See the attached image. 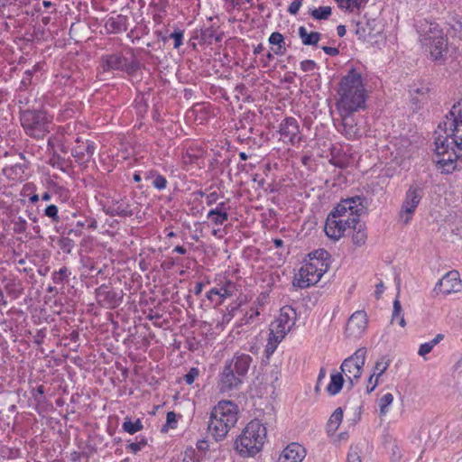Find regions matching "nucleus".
<instances>
[{
  "label": "nucleus",
  "instance_id": "obj_9",
  "mask_svg": "<svg viewBox=\"0 0 462 462\" xmlns=\"http://www.w3.org/2000/svg\"><path fill=\"white\" fill-rule=\"evenodd\" d=\"M366 354V348L360 347L341 364L340 369L351 385L356 383L362 375Z\"/></svg>",
  "mask_w": 462,
  "mask_h": 462
},
{
  "label": "nucleus",
  "instance_id": "obj_24",
  "mask_svg": "<svg viewBox=\"0 0 462 462\" xmlns=\"http://www.w3.org/2000/svg\"><path fill=\"white\" fill-rule=\"evenodd\" d=\"M129 19L126 15L116 14L108 17L105 22V30L108 34H119L128 29Z\"/></svg>",
  "mask_w": 462,
  "mask_h": 462
},
{
  "label": "nucleus",
  "instance_id": "obj_62",
  "mask_svg": "<svg viewBox=\"0 0 462 462\" xmlns=\"http://www.w3.org/2000/svg\"><path fill=\"white\" fill-rule=\"evenodd\" d=\"M43 337H44V333L42 330H40V331H38L37 335L34 337V342L37 345H41L42 343Z\"/></svg>",
  "mask_w": 462,
  "mask_h": 462
},
{
  "label": "nucleus",
  "instance_id": "obj_29",
  "mask_svg": "<svg viewBox=\"0 0 462 462\" xmlns=\"http://www.w3.org/2000/svg\"><path fill=\"white\" fill-rule=\"evenodd\" d=\"M26 166L23 163L7 166L4 168V175L14 181H23L25 177Z\"/></svg>",
  "mask_w": 462,
  "mask_h": 462
},
{
  "label": "nucleus",
  "instance_id": "obj_20",
  "mask_svg": "<svg viewBox=\"0 0 462 462\" xmlns=\"http://www.w3.org/2000/svg\"><path fill=\"white\" fill-rule=\"evenodd\" d=\"M253 358L250 355L245 353H236L230 360L226 362V365H230V368L236 371L237 375L245 378Z\"/></svg>",
  "mask_w": 462,
  "mask_h": 462
},
{
  "label": "nucleus",
  "instance_id": "obj_28",
  "mask_svg": "<svg viewBox=\"0 0 462 462\" xmlns=\"http://www.w3.org/2000/svg\"><path fill=\"white\" fill-rule=\"evenodd\" d=\"M207 218L217 226H222L228 220V212L225 202H220L217 206L209 210Z\"/></svg>",
  "mask_w": 462,
  "mask_h": 462
},
{
  "label": "nucleus",
  "instance_id": "obj_13",
  "mask_svg": "<svg viewBox=\"0 0 462 462\" xmlns=\"http://www.w3.org/2000/svg\"><path fill=\"white\" fill-rule=\"evenodd\" d=\"M367 315L365 311L357 310L347 320L345 328L346 337L356 340L360 338L367 328Z\"/></svg>",
  "mask_w": 462,
  "mask_h": 462
},
{
  "label": "nucleus",
  "instance_id": "obj_38",
  "mask_svg": "<svg viewBox=\"0 0 462 462\" xmlns=\"http://www.w3.org/2000/svg\"><path fill=\"white\" fill-rule=\"evenodd\" d=\"M444 338L443 334H437L435 337L430 340V342L423 343L420 346L418 354L420 356H424L430 353L433 349V347L438 345L442 339Z\"/></svg>",
  "mask_w": 462,
  "mask_h": 462
},
{
  "label": "nucleus",
  "instance_id": "obj_61",
  "mask_svg": "<svg viewBox=\"0 0 462 462\" xmlns=\"http://www.w3.org/2000/svg\"><path fill=\"white\" fill-rule=\"evenodd\" d=\"M233 317H234V314L232 313V311L224 313L222 315L221 324H228L231 321V319H233Z\"/></svg>",
  "mask_w": 462,
  "mask_h": 462
},
{
  "label": "nucleus",
  "instance_id": "obj_44",
  "mask_svg": "<svg viewBox=\"0 0 462 462\" xmlns=\"http://www.w3.org/2000/svg\"><path fill=\"white\" fill-rule=\"evenodd\" d=\"M44 216L50 217L53 223H59L60 220L58 207L53 204L46 207Z\"/></svg>",
  "mask_w": 462,
  "mask_h": 462
},
{
  "label": "nucleus",
  "instance_id": "obj_22",
  "mask_svg": "<svg viewBox=\"0 0 462 462\" xmlns=\"http://www.w3.org/2000/svg\"><path fill=\"white\" fill-rule=\"evenodd\" d=\"M104 211L111 217H131L134 212L129 202L126 199H113L108 205L104 207Z\"/></svg>",
  "mask_w": 462,
  "mask_h": 462
},
{
  "label": "nucleus",
  "instance_id": "obj_26",
  "mask_svg": "<svg viewBox=\"0 0 462 462\" xmlns=\"http://www.w3.org/2000/svg\"><path fill=\"white\" fill-rule=\"evenodd\" d=\"M236 287L232 281H225L220 288H212L207 292L206 297L211 298L212 295H217V306H220L227 298L235 294Z\"/></svg>",
  "mask_w": 462,
  "mask_h": 462
},
{
  "label": "nucleus",
  "instance_id": "obj_14",
  "mask_svg": "<svg viewBox=\"0 0 462 462\" xmlns=\"http://www.w3.org/2000/svg\"><path fill=\"white\" fill-rule=\"evenodd\" d=\"M95 293L98 305L103 308L116 309L123 300L121 293L116 292L114 289L105 284L97 288Z\"/></svg>",
  "mask_w": 462,
  "mask_h": 462
},
{
  "label": "nucleus",
  "instance_id": "obj_35",
  "mask_svg": "<svg viewBox=\"0 0 462 462\" xmlns=\"http://www.w3.org/2000/svg\"><path fill=\"white\" fill-rule=\"evenodd\" d=\"M335 1L337 3L339 8L345 9L351 13L356 10L359 11L368 2V0H335Z\"/></svg>",
  "mask_w": 462,
  "mask_h": 462
},
{
  "label": "nucleus",
  "instance_id": "obj_4",
  "mask_svg": "<svg viewBox=\"0 0 462 462\" xmlns=\"http://www.w3.org/2000/svg\"><path fill=\"white\" fill-rule=\"evenodd\" d=\"M309 257L294 277L293 285L300 289L316 284L329 268V254L326 250H317Z\"/></svg>",
  "mask_w": 462,
  "mask_h": 462
},
{
  "label": "nucleus",
  "instance_id": "obj_52",
  "mask_svg": "<svg viewBox=\"0 0 462 462\" xmlns=\"http://www.w3.org/2000/svg\"><path fill=\"white\" fill-rule=\"evenodd\" d=\"M199 371L197 367H192L190 370L184 375V381L187 384H192L195 379L199 376Z\"/></svg>",
  "mask_w": 462,
  "mask_h": 462
},
{
  "label": "nucleus",
  "instance_id": "obj_47",
  "mask_svg": "<svg viewBox=\"0 0 462 462\" xmlns=\"http://www.w3.org/2000/svg\"><path fill=\"white\" fill-rule=\"evenodd\" d=\"M177 427L176 413L174 411H169L166 415V423L163 425L162 431H168L169 429H175Z\"/></svg>",
  "mask_w": 462,
  "mask_h": 462
},
{
  "label": "nucleus",
  "instance_id": "obj_12",
  "mask_svg": "<svg viewBox=\"0 0 462 462\" xmlns=\"http://www.w3.org/2000/svg\"><path fill=\"white\" fill-rule=\"evenodd\" d=\"M421 199V189L419 186L413 185L411 186L405 194V199L403 200L401 211L400 217L403 221L404 224H408L411 219L418 205L420 204Z\"/></svg>",
  "mask_w": 462,
  "mask_h": 462
},
{
  "label": "nucleus",
  "instance_id": "obj_2",
  "mask_svg": "<svg viewBox=\"0 0 462 462\" xmlns=\"http://www.w3.org/2000/svg\"><path fill=\"white\" fill-rule=\"evenodd\" d=\"M336 107L338 113L356 112L365 107L367 97L362 73L350 69L339 82Z\"/></svg>",
  "mask_w": 462,
  "mask_h": 462
},
{
  "label": "nucleus",
  "instance_id": "obj_42",
  "mask_svg": "<svg viewBox=\"0 0 462 462\" xmlns=\"http://www.w3.org/2000/svg\"><path fill=\"white\" fill-rule=\"evenodd\" d=\"M69 274V270L67 267L63 266L59 271L52 273L51 279L54 283L60 284L62 283L65 280H67Z\"/></svg>",
  "mask_w": 462,
  "mask_h": 462
},
{
  "label": "nucleus",
  "instance_id": "obj_59",
  "mask_svg": "<svg viewBox=\"0 0 462 462\" xmlns=\"http://www.w3.org/2000/svg\"><path fill=\"white\" fill-rule=\"evenodd\" d=\"M401 311H402L401 302H400V300L398 299H396L393 301V318H392V319L393 320L396 317H399L400 314H401Z\"/></svg>",
  "mask_w": 462,
  "mask_h": 462
},
{
  "label": "nucleus",
  "instance_id": "obj_41",
  "mask_svg": "<svg viewBox=\"0 0 462 462\" xmlns=\"http://www.w3.org/2000/svg\"><path fill=\"white\" fill-rule=\"evenodd\" d=\"M393 402V395L390 393L383 394L379 400L380 416H385L388 412V407Z\"/></svg>",
  "mask_w": 462,
  "mask_h": 462
},
{
  "label": "nucleus",
  "instance_id": "obj_32",
  "mask_svg": "<svg viewBox=\"0 0 462 462\" xmlns=\"http://www.w3.org/2000/svg\"><path fill=\"white\" fill-rule=\"evenodd\" d=\"M343 420V410L341 407L337 408L329 417L327 423V432L333 435L340 426Z\"/></svg>",
  "mask_w": 462,
  "mask_h": 462
},
{
  "label": "nucleus",
  "instance_id": "obj_27",
  "mask_svg": "<svg viewBox=\"0 0 462 462\" xmlns=\"http://www.w3.org/2000/svg\"><path fill=\"white\" fill-rule=\"evenodd\" d=\"M96 150L94 143L88 141L86 144H80L74 147L71 151L73 157L77 162L83 163L88 162Z\"/></svg>",
  "mask_w": 462,
  "mask_h": 462
},
{
  "label": "nucleus",
  "instance_id": "obj_50",
  "mask_svg": "<svg viewBox=\"0 0 462 462\" xmlns=\"http://www.w3.org/2000/svg\"><path fill=\"white\" fill-rule=\"evenodd\" d=\"M183 31L180 29H176L173 32L170 34V38L174 41V48L179 49L183 43Z\"/></svg>",
  "mask_w": 462,
  "mask_h": 462
},
{
  "label": "nucleus",
  "instance_id": "obj_31",
  "mask_svg": "<svg viewBox=\"0 0 462 462\" xmlns=\"http://www.w3.org/2000/svg\"><path fill=\"white\" fill-rule=\"evenodd\" d=\"M273 48V53L279 56H282L286 52V44L283 35L279 32H273L268 39Z\"/></svg>",
  "mask_w": 462,
  "mask_h": 462
},
{
  "label": "nucleus",
  "instance_id": "obj_56",
  "mask_svg": "<svg viewBox=\"0 0 462 462\" xmlns=\"http://www.w3.org/2000/svg\"><path fill=\"white\" fill-rule=\"evenodd\" d=\"M377 385H378V378L374 376L373 374H371L368 379L366 392L368 393H372L376 388Z\"/></svg>",
  "mask_w": 462,
  "mask_h": 462
},
{
  "label": "nucleus",
  "instance_id": "obj_7",
  "mask_svg": "<svg viewBox=\"0 0 462 462\" xmlns=\"http://www.w3.org/2000/svg\"><path fill=\"white\" fill-rule=\"evenodd\" d=\"M366 200L364 197L355 196L341 199L339 203L333 208L331 213L341 217L346 223L347 226L356 227L359 224V217L365 212Z\"/></svg>",
  "mask_w": 462,
  "mask_h": 462
},
{
  "label": "nucleus",
  "instance_id": "obj_34",
  "mask_svg": "<svg viewBox=\"0 0 462 462\" xmlns=\"http://www.w3.org/2000/svg\"><path fill=\"white\" fill-rule=\"evenodd\" d=\"M344 378L342 374L336 373L331 374L330 383L327 386V391L330 395L337 394L343 386Z\"/></svg>",
  "mask_w": 462,
  "mask_h": 462
},
{
  "label": "nucleus",
  "instance_id": "obj_11",
  "mask_svg": "<svg viewBox=\"0 0 462 462\" xmlns=\"http://www.w3.org/2000/svg\"><path fill=\"white\" fill-rule=\"evenodd\" d=\"M278 132L280 134V140L285 143L296 145L302 140L299 122L292 116L285 117L280 123Z\"/></svg>",
  "mask_w": 462,
  "mask_h": 462
},
{
  "label": "nucleus",
  "instance_id": "obj_60",
  "mask_svg": "<svg viewBox=\"0 0 462 462\" xmlns=\"http://www.w3.org/2000/svg\"><path fill=\"white\" fill-rule=\"evenodd\" d=\"M322 50L326 54L330 56H336L339 53L338 49L335 47L323 46Z\"/></svg>",
  "mask_w": 462,
  "mask_h": 462
},
{
  "label": "nucleus",
  "instance_id": "obj_39",
  "mask_svg": "<svg viewBox=\"0 0 462 462\" xmlns=\"http://www.w3.org/2000/svg\"><path fill=\"white\" fill-rule=\"evenodd\" d=\"M122 428L125 432L129 434H134L142 430L143 425L140 419H137L135 421H132L130 418L126 417L122 425Z\"/></svg>",
  "mask_w": 462,
  "mask_h": 462
},
{
  "label": "nucleus",
  "instance_id": "obj_5",
  "mask_svg": "<svg viewBox=\"0 0 462 462\" xmlns=\"http://www.w3.org/2000/svg\"><path fill=\"white\" fill-rule=\"evenodd\" d=\"M266 435L265 426L260 420H253L235 440V449L243 457H254L262 450Z\"/></svg>",
  "mask_w": 462,
  "mask_h": 462
},
{
  "label": "nucleus",
  "instance_id": "obj_3",
  "mask_svg": "<svg viewBox=\"0 0 462 462\" xmlns=\"http://www.w3.org/2000/svg\"><path fill=\"white\" fill-rule=\"evenodd\" d=\"M238 406L231 401H220L211 410L208 430L216 441L225 439L238 420Z\"/></svg>",
  "mask_w": 462,
  "mask_h": 462
},
{
  "label": "nucleus",
  "instance_id": "obj_58",
  "mask_svg": "<svg viewBox=\"0 0 462 462\" xmlns=\"http://www.w3.org/2000/svg\"><path fill=\"white\" fill-rule=\"evenodd\" d=\"M218 198H219V196L216 191H213V192L208 194L206 196L207 205L211 206V205L215 204L217 201Z\"/></svg>",
  "mask_w": 462,
  "mask_h": 462
},
{
  "label": "nucleus",
  "instance_id": "obj_57",
  "mask_svg": "<svg viewBox=\"0 0 462 462\" xmlns=\"http://www.w3.org/2000/svg\"><path fill=\"white\" fill-rule=\"evenodd\" d=\"M301 6V0H293L288 7L291 14H296Z\"/></svg>",
  "mask_w": 462,
  "mask_h": 462
},
{
  "label": "nucleus",
  "instance_id": "obj_48",
  "mask_svg": "<svg viewBox=\"0 0 462 462\" xmlns=\"http://www.w3.org/2000/svg\"><path fill=\"white\" fill-rule=\"evenodd\" d=\"M282 339H278L275 335L269 334L268 342L266 344L265 352L267 355H272L275 349L277 348V346L280 342H282Z\"/></svg>",
  "mask_w": 462,
  "mask_h": 462
},
{
  "label": "nucleus",
  "instance_id": "obj_15",
  "mask_svg": "<svg viewBox=\"0 0 462 462\" xmlns=\"http://www.w3.org/2000/svg\"><path fill=\"white\" fill-rule=\"evenodd\" d=\"M416 27L421 45L430 44V41L432 39L439 40L440 38L442 40V35L444 34L443 30L435 22L420 20Z\"/></svg>",
  "mask_w": 462,
  "mask_h": 462
},
{
  "label": "nucleus",
  "instance_id": "obj_49",
  "mask_svg": "<svg viewBox=\"0 0 462 462\" xmlns=\"http://www.w3.org/2000/svg\"><path fill=\"white\" fill-rule=\"evenodd\" d=\"M346 462H362L360 449L357 446H351L347 454Z\"/></svg>",
  "mask_w": 462,
  "mask_h": 462
},
{
  "label": "nucleus",
  "instance_id": "obj_16",
  "mask_svg": "<svg viewBox=\"0 0 462 462\" xmlns=\"http://www.w3.org/2000/svg\"><path fill=\"white\" fill-rule=\"evenodd\" d=\"M462 290V281L457 271H450L446 273L436 284L435 291L448 295Z\"/></svg>",
  "mask_w": 462,
  "mask_h": 462
},
{
  "label": "nucleus",
  "instance_id": "obj_25",
  "mask_svg": "<svg viewBox=\"0 0 462 462\" xmlns=\"http://www.w3.org/2000/svg\"><path fill=\"white\" fill-rule=\"evenodd\" d=\"M430 44H424L422 47L430 53L433 60H439L444 57L448 51V39L445 34L442 35V41L439 39H432L430 41Z\"/></svg>",
  "mask_w": 462,
  "mask_h": 462
},
{
  "label": "nucleus",
  "instance_id": "obj_6",
  "mask_svg": "<svg viewBox=\"0 0 462 462\" xmlns=\"http://www.w3.org/2000/svg\"><path fill=\"white\" fill-rule=\"evenodd\" d=\"M52 116L42 110H26L21 116V124L25 133L35 139H42L50 133Z\"/></svg>",
  "mask_w": 462,
  "mask_h": 462
},
{
  "label": "nucleus",
  "instance_id": "obj_8",
  "mask_svg": "<svg viewBox=\"0 0 462 462\" xmlns=\"http://www.w3.org/2000/svg\"><path fill=\"white\" fill-rule=\"evenodd\" d=\"M100 65L104 71L119 70L128 75L140 69V62L135 58L129 60L121 51L102 55Z\"/></svg>",
  "mask_w": 462,
  "mask_h": 462
},
{
  "label": "nucleus",
  "instance_id": "obj_30",
  "mask_svg": "<svg viewBox=\"0 0 462 462\" xmlns=\"http://www.w3.org/2000/svg\"><path fill=\"white\" fill-rule=\"evenodd\" d=\"M143 178L145 180H151L152 187L158 190L166 189L168 184L166 178L155 170L144 171Z\"/></svg>",
  "mask_w": 462,
  "mask_h": 462
},
{
  "label": "nucleus",
  "instance_id": "obj_21",
  "mask_svg": "<svg viewBox=\"0 0 462 462\" xmlns=\"http://www.w3.org/2000/svg\"><path fill=\"white\" fill-rule=\"evenodd\" d=\"M305 456V448L299 443L292 442L282 451L278 462H301Z\"/></svg>",
  "mask_w": 462,
  "mask_h": 462
},
{
  "label": "nucleus",
  "instance_id": "obj_37",
  "mask_svg": "<svg viewBox=\"0 0 462 462\" xmlns=\"http://www.w3.org/2000/svg\"><path fill=\"white\" fill-rule=\"evenodd\" d=\"M37 188L34 183L27 182L23 186L21 195L23 197H29L31 203L35 204L39 201V195L36 193Z\"/></svg>",
  "mask_w": 462,
  "mask_h": 462
},
{
  "label": "nucleus",
  "instance_id": "obj_10",
  "mask_svg": "<svg viewBox=\"0 0 462 462\" xmlns=\"http://www.w3.org/2000/svg\"><path fill=\"white\" fill-rule=\"evenodd\" d=\"M297 313L292 307H282L279 316L270 325L271 335H275L278 339H283L295 325Z\"/></svg>",
  "mask_w": 462,
  "mask_h": 462
},
{
  "label": "nucleus",
  "instance_id": "obj_45",
  "mask_svg": "<svg viewBox=\"0 0 462 462\" xmlns=\"http://www.w3.org/2000/svg\"><path fill=\"white\" fill-rule=\"evenodd\" d=\"M28 227L27 221L23 217H17L14 221V232L15 234H23Z\"/></svg>",
  "mask_w": 462,
  "mask_h": 462
},
{
  "label": "nucleus",
  "instance_id": "obj_36",
  "mask_svg": "<svg viewBox=\"0 0 462 462\" xmlns=\"http://www.w3.org/2000/svg\"><path fill=\"white\" fill-rule=\"evenodd\" d=\"M352 229H354L352 236L353 243L357 246L365 245L367 239L365 224L359 221V224H356V227H352Z\"/></svg>",
  "mask_w": 462,
  "mask_h": 462
},
{
  "label": "nucleus",
  "instance_id": "obj_54",
  "mask_svg": "<svg viewBox=\"0 0 462 462\" xmlns=\"http://www.w3.org/2000/svg\"><path fill=\"white\" fill-rule=\"evenodd\" d=\"M317 68V63L312 60H305L300 62V69L305 72L313 71Z\"/></svg>",
  "mask_w": 462,
  "mask_h": 462
},
{
  "label": "nucleus",
  "instance_id": "obj_46",
  "mask_svg": "<svg viewBox=\"0 0 462 462\" xmlns=\"http://www.w3.org/2000/svg\"><path fill=\"white\" fill-rule=\"evenodd\" d=\"M182 462H200V456L193 448H187L184 451Z\"/></svg>",
  "mask_w": 462,
  "mask_h": 462
},
{
  "label": "nucleus",
  "instance_id": "obj_64",
  "mask_svg": "<svg viewBox=\"0 0 462 462\" xmlns=\"http://www.w3.org/2000/svg\"><path fill=\"white\" fill-rule=\"evenodd\" d=\"M337 32L339 37L345 36L346 32V26L342 24L338 25L337 27Z\"/></svg>",
  "mask_w": 462,
  "mask_h": 462
},
{
  "label": "nucleus",
  "instance_id": "obj_63",
  "mask_svg": "<svg viewBox=\"0 0 462 462\" xmlns=\"http://www.w3.org/2000/svg\"><path fill=\"white\" fill-rule=\"evenodd\" d=\"M203 287L204 284L201 282H197L194 287L195 295L199 296L202 292Z\"/></svg>",
  "mask_w": 462,
  "mask_h": 462
},
{
  "label": "nucleus",
  "instance_id": "obj_17",
  "mask_svg": "<svg viewBox=\"0 0 462 462\" xmlns=\"http://www.w3.org/2000/svg\"><path fill=\"white\" fill-rule=\"evenodd\" d=\"M245 378L237 375L236 371L230 368V365H224L223 371L219 374L218 387L220 392L226 393L239 388L244 383Z\"/></svg>",
  "mask_w": 462,
  "mask_h": 462
},
{
  "label": "nucleus",
  "instance_id": "obj_1",
  "mask_svg": "<svg viewBox=\"0 0 462 462\" xmlns=\"http://www.w3.org/2000/svg\"><path fill=\"white\" fill-rule=\"evenodd\" d=\"M436 134V166L442 173H451L457 169L458 152L462 151V98L439 123Z\"/></svg>",
  "mask_w": 462,
  "mask_h": 462
},
{
  "label": "nucleus",
  "instance_id": "obj_53",
  "mask_svg": "<svg viewBox=\"0 0 462 462\" xmlns=\"http://www.w3.org/2000/svg\"><path fill=\"white\" fill-rule=\"evenodd\" d=\"M260 315V311L258 310V307H255L254 305L251 308L250 311L246 312L244 317L245 324L251 323L254 318L258 317Z\"/></svg>",
  "mask_w": 462,
  "mask_h": 462
},
{
  "label": "nucleus",
  "instance_id": "obj_43",
  "mask_svg": "<svg viewBox=\"0 0 462 462\" xmlns=\"http://www.w3.org/2000/svg\"><path fill=\"white\" fill-rule=\"evenodd\" d=\"M389 365H390L389 360H385L384 358H382L381 360H379L375 363L374 367V373L372 374L374 376L379 378L388 369Z\"/></svg>",
  "mask_w": 462,
  "mask_h": 462
},
{
  "label": "nucleus",
  "instance_id": "obj_18",
  "mask_svg": "<svg viewBox=\"0 0 462 462\" xmlns=\"http://www.w3.org/2000/svg\"><path fill=\"white\" fill-rule=\"evenodd\" d=\"M350 229V226H346V221L335 216V213L330 212L328 215L324 230L329 238L338 240L345 235L346 231Z\"/></svg>",
  "mask_w": 462,
  "mask_h": 462
},
{
  "label": "nucleus",
  "instance_id": "obj_19",
  "mask_svg": "<svg viewBox=\"0 0 462 462\" xmlns=\"http://www.w3.org/2000/svg\"><path fill=\"white\" fill-rule=\"evenodd\" d=\"M354 113L355 112H348L345 114L338 113L342 121V128L339 131L349 140L358 139L362 136L361 129L353 117Z\"/></svg>",
  "mask_w": 462,
  "mask_h": 462
},
{
  "label": "nucleus",
  "instance_id": "obj_23",
  "mask_svg": "<svg viewBox=\"0 0 462 462\" xmlns=\"http://www.w3.org/2000/svg\"><path fill=\"white\" fill-rule=\"evenodd\" d=\"M375 20H365L356 23L355 34L362 41H371L379 33L375 28Z\"/></svg>",
  "mask_w": 462,
  "mask_h": 462
},
{
  "label": "nucleus",
  "instance_id": "obj_33",
  "mask_svg": "<svg viewBox=\"0 0 462 462\" xmlns=\"http://www.w3.org/2000/svg\"><path fill=\"white\" fill-rule=\"evenodd\" d=\"M298 34L303 45H317L321 38L319 32H308L307 29L304 26H300L299 28Z\"/></svg>",
  "mask_w": 462,
  "mask_h": 462
},
{
  "label": "nucleus",
  "instance_id": "obj_55",
  "mask_svg": "<svg viewBox=\"0 0 462 462\" xmlns=\"http://www.w3.org/2000/svg\"><path fill=\"white\" fill-rule=\"evenodd\" d=\"M35 70H36V69L34 68L33 69H28L24 72L23 78L21 81V85L23 87L27 88L31 84L32 77Z\"/></svg>",
  "mask_w": 462,
  "mask_h": 462
},
{
  "label": "nucleus",
  "instance_id": "obj_51",
  "mask_svg": "<svg viewBox=\"0 0 462 462\" xmlns=\"http://www.w3.org/2000/svg\"><path fill=\"white\" fill-rule=\"evenodd\" d=\"M147 445V440L145 438H141L140 440L136 442H132L127 445L126 448L130 450L132 453H137L142 448H143Z\"/></svg>",
  "mask_w": 462,
  "mask_h": 462
},
{
  "label": "nucleus",
  "instance_id": "obj_40",
  "mask_svg": "<svg viewBox=\"0 0 462 462\" xmlns=\"http://www.w3.org/2000/svg\"><path fill=\"white\" fill-rule=\"evenodd\" d=\"M310 15L315 20H328L331 15V7L330 6H320L319 8H314L310 10Z\"/></svg>",
  "mask_w": 462,
  "mask_h": 462
}]
</instances>
